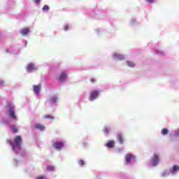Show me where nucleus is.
<instances>
[{"mask_svg": "<svg viewBox=\"0 0 179 179\" xmlns=\"http://www.w3.org/2000/svg\"><path fill=\"white\" fill-rule=\"evenodd\" d=\"M22 136H16L14 138V144L12 143V141L7 140V143H9V145H12L13 146V150H15V149H22Z\"/></svg>", "mask_w": 179, "mask_h": 179, "instance_id": "nucleus-1", "label": "nucleus"}, {"mask_svg": "<svg viewBox=\"0 0 179 179\" xmlns=\"http://www.w3.org/2000/svg\"><path fill=\"white\" fill-rule=\"evenodd\" d=\"M8 111L12 120H17V117L15 115V108L13 106L9 105Z\"/></svg>", "mask_w": 179, "mask_h": 179, "instance_id": "nucleus-2", "label": "nucleus"}, {"mask_svg": "<svg viewBox=\"0 0 179 179\" xmlns=\"http://www.w3.org/2000/svg\"><path fill=\"white\" fill-rule=\"evenodd\" d=\"M26 71L27 72H33L34 71H37V68L34 66L33 63H29L26 66Z\"/></svg>", "mask_w": 179, "mask_h": 179, "instance_id": "nucleus-3", "label": "nucleus"}, {"mask_svg": "<svg viewBox=\"0 0 179 179\" xmlns=\"http://www.w3.org/2000/svg\"><path fill=\"white\" fill-rule=\"evenodd\" d=\"M151 163L152 166H157V164H159V155L154 154L151 159Z\"/></svg>", "mask_w": 179, "mask_h": 179, "instance_id": "nucleus-4", "label": "nucleus"}, {"mask_svg": "<svg viewBox=\"0 0 179 179\" xmlns=\"http://www.w3.org/2000/svg\"><path fill=\"white\" fill-rule=\"evenodd\" d=\"M99 97V90H94L91 92L90 100L92 101V100H94Z\"/></svg>", "mask_w": 179, "mask_h": 179, "instance_id": "nucleus-5", "label": "nucleus"}, {"mask_svg": "<svg viewBox=\"0 0 179 179\" xmlns=\"http://www.w3.org/2000/svg\"><path fill=\"white\" fill-rule=\"evenodd\" d=\"M53 148L55 149H57V150H60V149H62V148H64V143L55 142V143H53Z\"/></svg>", "mask_w": 179, "mask_h": 179, "instance_id": "nucleus-6", "label": "nucleus"}, {"mask_svg": "<svg viewBox=\"0 0 179 179\" xmlns=\"http://www.w3.org/2000/svg\"><path fill=\"white\" fill-rule=\"evenodd\" d=\"M132 159H135V156L132 155L131 154L126 155V157H125L126 164H129Z\"/></svg>", "mask_w": 179, "mask_h": 179, "instance_id": "nucleus-7", "label": "nucleus"}, {"mask_svg": "<svg viewBox=\"0 0 179 179\" xmlns=\"http://www.w3.org/2000/svg\"><path fill=\"white\" fill-rule=\"evenodd\" d=\"M68 77V75L65 72H62L59 76L60 82H65V80Z\"/></svg>", "mask_w": 179, "mask_h": 179, "instance_id": "nucleus-8", "label": "nucleus"}, {"mask_svg": "<svg viewBox=\"0 0 179 179\" xmlns=\"http://www.w3.org/2000/svg\"><path fill=\"white\" fill-rule=\"evenodd\" d=\"M115 145V143L114 141H109L108 143L106 144V146L108 148V149H113Z\"/></svg>", "mask_w": 179, "mask_h": 179, "instance_id": "nucleus-9", "label": "nucleus"}, {"mask_svg": "<svg viewBox=\"0 0 179 179\" xmlns=\"http://www.w3.org/2000/svg\"><path fill=\"white\" fill-rule=\"evenodd\" d=\"M178 170H179V166L177 165H174L172 167V169H170V173H171V174H174V173H177Z\"/></svg>", "mask_w": 179, "mask_h": 179, "instance_id": "nucleus-10", "label": "nucleus"}, {"mask_svg": "<svg viewBox=\"0 0 179 179\" xmlns=\"http://www.w3.org/2000/svg\"><path fill=\"white\" fill-rule=\"evenodd\" d=\"M41 89V85H35L34 86V92L36 94L40 93V90Z\"/></svg>", "mask_w": 179, "mask_h": 179, "instance_id": "nucleus-11", "label": "nucleus"}, {"mask_svg": "<svg viewBox=\"0 0 179 179\" xmlns=\"http://www.w3.org/2000/svg\"><path fill=\"white\" fill-rule=\"evenodd\" d=\"M117 141L119 142V143H124V137L122 136V135H121L120 134H117Z\"/></svg>", "mask_w": 179, "mask_h": 179, "instance_id": "nucleus-12", "label": "nucleus"}, {"mask_svg": "<svg viewBox=\"0 0 179 179\" xmlns=\"http://www.w3.org/2000/svg\"><path fill=\"white\" fill-rule=\"evenodd\" d=\"M35 128H36L37 129H40V131H44V129H45V127L40 124H36Z\"/></svg>", "mask_w": 179, "mask_h": 179, "instance_id": "nucleus-13", "label": "nucleus"}, {"mask_svg": "<svg viewBox=\"0 0 179 179\" xmlns=\"http://www.w3.org/2000/svg\"><path fill=\"white\" fill-rule=\"evenodd\" d=\"M20 34H22V36H27V34H29V29H23L20 31Z\"/></svg>", "mask_w": 179, "mask_h": 179, "instance_id": "nucleus-14", "label": "nucleus"}, {"mask_svg": "<svg viewBox=\"0 0 179 179\" xmlns=\"http://www.w3.org/2000/svg\"><path fill=\"white\" fill-rule=\"evenodd\" d=\"M114 57L116 59H119V61H122V59H124V56L121 55L114 54Z\"/></svg>", "mask_w": 179, "mask_h": 179, "instance_id": "nucleus-15", "label": "nucleus"}, {"mask_svg": "<svg viewBox=\"0 0 179 179\" xmlns=\"http://www.w3.org/2000/svg\"><path fill=\"white\" fill-rule=\"evenodd\" d=\"M45 169L47 171H54V170H55V167L54 166L50 165H48Z\"/></svg>", "mask_w": 179, "mask_h": 179, "instance_id": "nucleus-16", "label": "nucleus"}, {"mask_svg": "<svg viewBox=\"0 0 179 179\" xmlns=\"http://www.w3.org/2000/svg\"><path fill=\"white\" fill-rule=\"evenodd\" d=\"M43 118L48 120H54V116H51L50 115H45L43 116Z\"/></svg>", "mask_w": 179, "mask_h": 179, "instance_id": "nucleus-17", "label": "nucleus"}, {"mask_svg": "<svg viewBox=\"0 0 179 179\" xmlns=\"http://www.w3.org/2000/svg\"><path fill=\"white\" fill-rule=\"evenodd\" d=\"M57 100H58V98H57V96H53L50 99V102L55 104V103H57Z\"/></svg>", "mask_w": 179, "mask_h": 179, "instance_id": "nucleus-18", "label": "nucleus"}, {"mask_svg": "<svg viewBox=\"0 0 179 179\" xmlns=\"http://www.w3.org/2000/svg\"><path fill=\"white\" fill-rule=\"evenodd\" d=\"M127 64L130 68H134V66H135V64L132 62H127Z\"/></svg>", "mask_w": 179, "mask_h": 179, "instance_id": "nucleus-19", "label": "nucleus"}, {"mask_svg": "<svg viewBox=\"0 0 179 179\" xmlns=\"http://www.w3.org/2000/svg\"><path fill=\"white\" fill-rule=\"evenodd\" d=\"M162 135H167L169 134V130L167 129H163L161 131Z\"/></svg>", "mask_w": 179, "mask_h": 179, "instance_id": "nucleus-20", "label": "nucleus"}, {"mask_svg": "<svg viewBox=\"0 0 179 179\" xmlns=\"http://www.w3.org/2000/svg\"><path fill=\"white\" fill-rule=\"evenodd\" d=\"M11 129H12L13 134L17 133V127H16L15 126H12L11 127Z\"/></svg>", "mask_w": 179, "mask_h": 179, "instance_id": "nucleus-21", "label": "nucleus"}, {"mask_svg": "<svg viewBox=\"0 0 179 179\" xmlns=\"http://www.w3.org/2000/svg\"><path fill=\"white\" fill-rule=\"evenodd\" d=\"M79 166H84L85 165V161L80 159L78 161Z\"/></svg>", "mask_w": 179, "mask_h": 179, "instance_id": "nucleus-22", "label": "nucleus"}, {"mask_svg": "<svg viewBox=\"0 0 179 179\" xmlns=\"http://www.w3.org/2000/svg\"><path fill=\"white\" fill-rule=\"evenodd\" d=\"M48 9H50V7H48V6H47V5H45L43 7V10H48Z\"/></svg>", "mask_w": 179, "mask_h": 179, "instance_id": "nucleus-23", "label": "nucleus"}, {"mask_svg": "<svg viewBox=\"0 0 179 179\" xmlns=\"http://www.w3.org/2000/svg\"><path fill=\"white\" fill-rule=\"evenodd\" d=\"M110 131V129H108V128L105 127L103 129V132L104 134H108V132Z\"/></svg>", "mask_w": 179, "mask_h": 179, "instance_id": "nucleus-24", "label": "nucleus"}, {"mask_svg": "<svg viewBox=\"0 0 179 179\" xmlns=\"http://www.w3.org/2000/svg\"><path fill=\"white\" fill-rule=\"evenodd\" d=\"M90 81L91 82V83H94L96 82V78H90Z\"/></svg>", "mask_w": 179, "mask_h": 179, "instance_id": "nucleus-25", "label": "nucleus"}, {"mask_svg": "<svg viewBox=\"0 0 179 179\" xmlns=\"http://www.w3.org/2000/svg\"><path fill=\"white\" fill-rule=\"evenodd\" d=\"M64 30H65V31H68V30H69V26L65 25L64 26Z\"/></svg>", "mask_w": 179, "mask_h": 179, "instance_id": "nucleus-26", "label": "nucleus"}, {"mask_svg": "<svg viewBox=\"0 0 179 179\" xmlns=\"http://www.w3.org/2000/svg\"><path fill=\"white\" fill-rule=\"evenodd\" d=\"M34 2H36V3H40V0H34Z\"/></svg>", "mask_w": 179, "mask_h": 179, "instance_id": "nucleus-27", "label": "nucleus"}, {"mask_svg": "<svg viewBox=\"0 0 179 179\" xmlns=\"http://www.w3.org/2000/svg\"><path fill=\"white\" fill-rule=\"evenodd\" d=\"M166 174H167V172H164V173L162 174V177H164V176H166Z\"/></svg>", "mask_w": 179, "mask_h": 179, "instance_id": "nucleus-28", "label": "nucleus"}, {"mask_svg": "<svg viewBox=\"0 0 179 179\" xmlns=\"http://www.w3.org/2000/svg\"><path fill=\"white\" fill-rule=\"evenodd\" d=\"M148 2H150L151 3H153V0H148Z\"/></svg>", "mask_w": 179, "mask_h": 179, "instance_id": "nucleus-29", "label": "nucleus"}, {"mask_svg": "<svg viewBox=\"0 0 179 179\" xmlns=\"http://www.w3.org/2000/svg\"><path fill=\"white\" fill-rule=\"evenodd\" d=\"M6 52H9V50H6Z\"/></svg>", "mask_w": 179, "mask_h": 179, "instance_id": "nucleus-30", "label": "nucleus"}, {"mask_svg": "<svg viewBox=\"0 0 179 179\" xmlns=\"http://www.w3.org/2000/svg\"><path fill=\"white\" fill-rule=\"evenodd\" d=\"M178 134H179V131H178Z\"/></svg>", "mask_w": 179, "mask_h": 179, "instance_id": "nucleus-31", "label": "nucleus"}]
</instances>
